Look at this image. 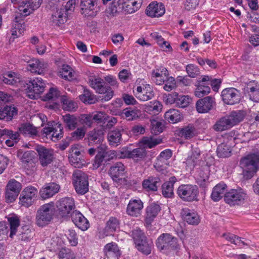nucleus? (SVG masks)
<instances>
[{"label": "nucleus", "mask_w": 259, "mask_h": 259, "mask_svg": "<svg viewBox=\"0 0 259 259\" xmlns=\"http://www.w3.org/2000/svg\"><path fill=\"white\" fill-rule=\"evenodd\" d=\"M243 118V113L240 111H233L219 120L214 125L213 128L218 132L228 130L241 122Z\"/></svg>", "instance_id": "obj_3"}, {"label": "nucleus", "mask_w": 259, "mask_h": 259, "mask_svg": "<svg viewBox=\"0 0 259 259\" xmlns=\"http://www.w3.org/2000/svg\"><path fill=\"white\" fill-rule=\"evenodd\" d=\"M191 101V99L189 96H181L178 94L176 104L181 108H184L188 106Z\"/></svg>", "instance_id": "obj_64"}, {"label": "nucleus", "mask_w": 259, "mask_h": 259, "mask_svg": "<svg viewBox=\"0 0 259 259\" xmlns=\"http://www.w3.org/2000/svg\"><path fill=\"white\" fill-rule=\"evenodd\" d=\"M230 147V146L227 145L225 143L220 144L217 150L218 156L220 157L230 156L231 153Z\"/></svg>", "instance_id": "obj_55"}, {"label": "nucleus", "mask_w": 259, "mask_h": 259, "mask_svg": "<svg viewBox=\"0 0 259 259\" xmlns=\"http://www.w3.org/2000/svg\"><path fill=\"white\" fill-rule=\"evenodd\" d=\"M42 2V0H30L28 3L23 1L18 7L20 14L23 16H28L40 7Z\"/></svg>", "instance_id": "obj_19"}, {"label": "nucleus", "mask_w": 259, "mask_h": 259, "mask_svg": "<svg viewBox=\"0 0 259 259\" xmlns=\"http://www.w3.org/2000/svg\"><path fill=\"white\" fill-rule=\"evenodd\" d=\"M90 86L96 93L105 95L103 99L105 101L110 100L113 96L114 92L111 88L106 85L103 79L99 76H91L89 79Z\"/></svg>", "instance_id": "obj_9"}, {"label": "nucleus", "mask_w": 259, "mask_h": 259, "mask_svg": "<svg viewBox=\"0 0 259 259\" xmlns=\"http://www.w3.org/2000/svg\"><path fill=\"white\" fill-rule=\"evenodd\" d=\"M20 132L26 137H33L38 134L37 128L30 123L22 124L19 127Z\"/></svg>", "instance_id": "obj_44"}, {"label": "nucleus", "mask_w": 259, "mask_h": 259, "mask_svg": "<svg viewBox=\"0 0 259 259\" xmlns=\"http://www.w3.org/2000/svg\"><path fill=\"white\" fill-rule=\"evenodd\" d=\"M104 252L108 257H109L108 256L118 257L121 255V252L117 244L114 242L107 244L104 246Z\"/></svg>", "instance_id": "obj_45"}, {"label": "nucleus", "mask_w": 259, "mask_h": 259, "mask_svg": "<svg viewBox=\"0 0 259 259\" xmlns=\"http://www.w3.org/2000/svg\"><path fill=\"white\" fill-rule=\"evenodd\" d=\"M159 181L160 179L158 177H150L143 181V188L148 192L156 191L158 189L157 184L159 183Z\"/></svg>", "instance_id": "obj_39"}, {"label": "nucleus", "mask_w": 259, "mask_h": 259, "mask_svg": "<svg viewBox=\"0 0 259 259\" xmlns=\"http://www.w3.org/2000/svg\"><path fill=\"white\" fill-rule=\"evenodd\" d=\"M210 89L207 85L200 84L196 89L195 95L198 98L202 97L210 93Z\"/></svg>", "instance_id": "obj_61"}, {"label": "nucleus", "mask_w": 259, "mask_h": 259, "mask_svg": "<svg viewBox=\"0 0 259 259\" xmlns=\"http://www.w3.org/2000/svg\"><path fill=\"white\" fill-rule=\"evenodd\" d=\"M121 115L127 120H133L138 117L139 110L136 109L126 108L122 111Z\"/></svg>", "instance_id": "obj_53"}, {"label": "nucleus", "mask_w": 259, "mask_h": 259, "mask_svg": "<svg viewBox=\"0 0 259 259\" xmlns=\"http://www.w3.org/2000/svg\"><path fill=\"white\" fill-rule=\"evenodd\" d=\"M108 140L112 146H117L121 141V134L119 130L116 129L109 133Z\"/></svg>", "instance_id": "obj_49"}, {"label": "nucleus", "mask_w": 259, "mask_h": 259, "mask_svg": "<svg viewBox=\"0 0 259 259\" xmlns=\"http://www.w3.org/2000/svg\"><path fill=\"white\" fill-rule=\"evenodd\" d=\"M98 0H81V13L85 16H94Z\"/></svg>", "instance_id": "obj_26"}, {"label": "nucleus", "mask_w": 259, "mask_h": 259, "mask_svg": "<svg viewBox=\"0 0 259 259\" xmlns=\"http://www.w3.org/2000/svg\"><path fill=\"white\" fill-rule=\"evenodd\" d=\"M199 160H202L200 149L198 148H192L191 151L189 153L187 161L188 162H195Z\"/></svg>", "instance_id": "obj_59"}, {"label": "nucleus", "mask_w": 259, "mask_h": 259, "mask_svg": "<svg viewBox=\"0 0 259 259\" xmlns=\"http://www.w3.org/2000/svg\"><path fill=\"white\" fill-rule=\"evenodd\" d=\"M136 97L140 101H147L151 99L154 96L152 87L148 84L144 85L143 87L138 86L133 90Z\"/></svg>", "instance_id": "obj_16"}, {"label": "nucleus", "mask_w": 259, "mask_h": 259, "mask_svg": "<svg viewBox=\"0 0 259 259\" xmlns=\"http://www.w3.org/2000/svg\"><path fill=\"white\" fill-rule=\"evenodd\" d=\"M2 79L6 84L17 85L21 81V77L19 74L14 72H7L4 74Z\"/></svg>", "instance_id": "obj_42"}, {"label": "nucleus", "mask_w": 259, "mask_h": 259, "mask_svg": "<svg viewBox=\"0 0 259 259\" xmlns=\"http://www.w3.org/2000/svg\"><path fill=\"white\" fill-rule=\"evenodd\" d=\"M104 130L103 128L101 129H95L89 133V139L94 142L96 141L97 144L102 143L104 140Z\"/></svg>", "instance_id": "obj_51"}, {"label": "nucleus", "mask_w": 259, "mask_h": 259, "mask_svg": "<svg viewBox=\"0 0 259 259\" xmlns=\"http://www.w3.org/2000/svg\"><path fill=\"white\" fill-rule=\"evenodd\" d=\"M164 117L169 122L175 123L180 121L183 116L178 110L171 109L165 113Z\"/></svg>", "instance_id": "obj_46"}, {"label": "nucleus", "mask_w": 259, "mask_h": 259, "mask_svg": "<svg viewBox=\"0 0 259 259\" xmlns=\"http://www.w3.org/2000/svg\"><path fill=\"white\" fill-rule=\"evenodd\" d=\"M60 189V185L56 183H47L40 189L39 195L42 200H45L53 197Z\"/></svg>", "instance_id": "obj_17"}, {"label": "nucleus", "mask_w": 259, "mask_h": 259, "mask_svg": "<svg viewBox=\"0 0 259 259\" xmlns=\"http://www.w3.org/2000/svg\"><path fill=\"white\" fill-rule=\"evenodd\" d=\"M160 210V206L156 203H150L146 207L144 220L146 227L151 226L152 222L157 217Z\"/></svg>", "instance_id": "obj_15"}, {"label": "nucleus", "mask_w": 259, "mask_h": 259, "mask_svg": "<svg viewBox=\"0 0 259 259\" xmlns=\"http://www.w3.org/2000/svg\"><path fill=\"white\" fill-rule=\"evenodd\" d=\"M72 184L76 192L84 195L89 191V178L87 174L80 170H75L72 174Z\"/></svg>", "instance_id": "obj_8"}, {"label": "nucleus", "mask_w": 259, "mask_h": 259, "mask_svg": "<svg viewBox=\"0 0 259 259\" xmlns=\"http://www.w3.org/2000/svg\"><path fill=\"white\" fill-rule=\"evenodd\" d=\"M246 194L241 188L231 189L224 194L225 202L231 206L238 205L245 199Z\"/></svg>", "instance_id": "obj_11"}, {"label": "nucleus", "mask_w": 259, "mask_h": 259, "mask_svg": "<svg viewBox=\"0 0 259 259\" xmlns=\"http://www.w3.org/2000/svg\"><path fill=\"white\" fill-rule=\"evenodd\" d=\"M177 134L186 139H191L195 135V128L192 126L188 125L177 131Z\"/></svg>", "instance_id": "obj_50"}, {"label": "nucleus", "mask_w": 259, "mask_h": 259, "mask_svg": "<svg viewBox=\"0 0 259 259\" xmlns=\"http://www.w3.org/2000/svg\"><path fill=\"white\" fill-rule=\"evenodd\" d=\"M163 89L165 91L169 92L177 87V79L172 76H167L165 80Z\"/></svg>", "instance_id": "obj_60"}, {"label": "nucleus", "mask_w": 259, "mask_h": 259, "mask_svg": "<svg viewBox=\"0 0 259 259\" xmlns=\"http://www.w3.org/2000/svg\"><path fill=\"white\" fill-rule=\"evenodd\" d=\"M144 109L149 114H157L161 111L162 105L159 101L154 100L145 105Z\"/></svg>", "instance_id": "obj_41"}, {"label": "nucleus", "mask_w": 259, "mask_h": 259, "mask_svg": "<svg viewBox=\"0 0 259 259\" xmlns=\"http://www.w3.org/2000/svg\"><path fill=\"white\" fill-rule=\"evenodd\" d=\"M79 98L83 103L87 104H94L97 101L96 96L88 90H84L83 93L79 95Z\"/></svg>", "instance_id": "obj_52"}, {"label": "nucleus", "mask_w": 259, "mask_h": 259, "mask_svg": "<svg viewBox=\"0 0 259 259\" xmlns=\"http://www.w3.org/2000/svg\"><path fill=\"white\" fill-rule=\"evenodd\" d=\"M120 221L116 217H111L106 223L105 233L112 235L120 228Z\"/></svg>", "instance_id": "obj_35"}, {"label": "nucleus", "mask_w": 259, "mask_h": 259, "mask_svg": "<svg viewBox=\"0 0 259 259\" xmlns=\"http://www.w3.org/2000/svg\"><path fill=\"white\" fill-rule=\"evenodd\" d=\"M58 216L64 220H68L75 211V201L72 197H64L58 200L55 204Z\"/></svg>", "instance_id": "obj_7"}, {"label": "nucleus", "mask_w": 259, "mask_h": 259, "mask_svg": "<svg viewBox=\"0 0 259 259\" xmlns=\"http://www.w3.org/2000/svg\"><path fill=\"white\" fill-rule=\"evenodd\" d=\"M181 214L184 220L189 224L197 225L200 222L198 214L188 208H183Z\"/></svg>", "instance_id": "obj_32"}, {"label": "nucleus", "mask_w": 259, "mask_h": 259, "mask_svg": "<svg viewBox=\"0 0 259 259\" xmlns=\"http://www.w3.org/2000/svg\"><path fill=\"white\" fill-rule=\"evenodd\" d=\"M246 91L252 101H259V82L252 80L246 85Z\"/></svg>", "instance_id": "obj_30"}, {"label": "nucleus", "mask_w": 259, "mask_h": 259, "mask_svg": "<svg viewBox=\"0 0 259 259\" xmlns=\"http://www.w3.org/2000/svg\"><path fill=\"white\" fill-rule=\"evenodd\" d=\"M163 126L161 120L158 119L151 120V131L152 133L157 135L163 131Z\"/></svg>", "instance_id": "obj_56"}, {"label": "nucleus", "mask_w": 259, "mask_h": 259, "mask_svg": "<svg viewBox=\"0 0 259 259\" xmlns=\"http://www.w3.org/2000/svg\"><path fill=\"white\" fill-rule=\"evenodd\" d=\"M10 226V233L9 237L13 238L18 231V228L20 225V217L16 214L12 213L7 217Z\"/></svg>", "instance_id": "obj_31"}, {"label": "nucleus", "mask_w": 259, "mask_h": 259, "mask_svg": "<svg viewBox=\"0 0 259 259\" xmlns=\"http://www.w3.org/2000/svg\"><path fill=\"white\" fill-rule=\"evenodd\" d=\"M67 10L64 7L57 8L52 14L51 22L54 25L60 26L67 20Z\"/></svg>", "instance_id": "obj_28"}, {"label": "nucleus", "mask_w": 259, "mask_h": 259, "mask_svg": "<svg viewBox=\"0 0 259 259\" xmlns=\"http://www.w3.org/2000/svg\"><path fill=\"white\" fill-rule=\"evenodd\" d=\"M37 190L34 187L25 188L20 196V202L22 206L28 207L32 204L36 197Z\"/></svg>", "instance_id": "obj_13"}, {"label": "nucleus", "mask_w": 259, "mask_h": 259, "mask_svg": "<svg viewBox=\"0 0 259 259\" xmlns=\"http://www.w3.org/2000/svg\"><path fill=\"white\" fill-rule=\"evenodd\" d=\"M21 188V184L15 179L10 180L7 185V189H8V190L17 193H19Z\"/></svg>", "instance_id": "obj_62"}, {"label": "nucleus", "mask_w": 259, "mask_h": 259, "mask_svg": "<svg viewBox=\"0 0 259 259\" xmlns=\"http://www.w3.org/2000/svg\"><path fill=\"white\" fill-rule=\"evenodd\" d=\"M36 153L33 151H28L25 152L19 151L17 156L20 158L22 162H30L33 160L35 157Z\"/></svg>", "instance_id": "obj_57"}, {"label": "nucleus", "mask_w": 259, "mask_h": 259, "mask_svg": "<svg viewBox=\"0 0 259 259\" xmlns=\"http://www.w3.org/2000/svg\"><path fill=\"white\" fill-rule=\"evenodd\" d=\"M93 121V115L91 114H83L80 115L78 118L79 121L82 124L88 127H91Z\"/></svg>", "instance_id": "obj_63"}, {"label": "nucleus", "mask_w": 259, "mask_h": 259, "mask_svg": "<svg viewBox=\"0 0 259 259\" xmlns=\"http://www.w3.org/2000/svg\"><path fill=\"white\" fill-rule=\"evenodd\" d=\"M142 1L136 0H119L118 4L121 6L122 11L127 14H133L140 9Z\"/></svg>", "instance_id": "obj_23"}, {"label": "nucleus", "mask_w": 259, "mask_h": 259, "mask_svg": "<svg viewBox=\"0 0 259 259\" xmlns=\"http://www.w3.org/2000/svg\"><path fill=\"white\" fill-rule=\"evenodd\" d=\"M39 158L42 160L51 161L54 158V150L48 149L42 146H37L35 148Z\"/></svg>", "instance_id": "obj_37"}, {"label": "nucleus", "mask_w": 259, "mask_h": 259, "mask_svg": "<svg viewBox=\"0 0 259 259\" xmlns=\"http://www.w3.org/2000/svg\"><path fill=\"white\" fill-rule=\"evenodd\" d=\"M17 114V110L16 108L7 106L2 110H0V119L9 121Z\"/></svg>", "instance_id": "obj_48"}, {"label": "nucleus", "mask_w": 259, "mask_h": 259, "mask_svg": "<svg viewBox=\"0 0 259 259\" xmlns=\"http://www.w3.org/2000/svg\"><path fill=\"white\" fill-rule=\"evenodd\" d=\"M242 169L243 178L245 180L251 179L259 169V163H239Z\"/></svg>", "instance_id": "obj_22"}, {"label": "nucleus", "mask_w": 259, "mask_h": 259, "mask_svg": "<svg viewBox=\"0 0 259 259\" xmlns=\"http://www.w3.org/2000/svg\"><path fill=\"white\" fill-rule=\"evenodd\" d=\"M165 9L164 5L157 2H151L146 9V14L150 17H159L164 15Z\"/></svg>", "instance_id": "obj_20"}, {"label": "nucleus", "mask_w": 259, "mask_h": 259, "mask_svg": "<svg viewBox=\"0 0 259 259\" xmlns=\"http://www.w3.org/2000/svg\"><path fill=\"white\" fill-rule=\"evenodd\" d=\"M70 218L75 225L80 230L85 231L89 228V221L79 211H73Z\"/></svg>", "instance_id": "obj_24"}, {"label": "nucleus", "mask_w": 259, "mask_h": 259, "mask_svg": "<svg viewBox=\"0 0 259 259\" xmlns=\"http://www.w3.org/2000/svg\"><path fill=\"white\" fill-rule=\"evenodd\" d=\"M131 233L137 250L144 255L150 254L153 247L152 240L148 238L143 231L139 227L132 230Z\"/></svg>", "instance_id": "obj_2"}, {"label": "nucleus", "mask_w": 259, "mask_h": 259, "mask_svg": "<svg viewBox=\"0 0 259 259\" xmlns=\"http://www.w3.org/2000/svg\"><path fill=\"white\" fill-rule=\"evenodd\" d=\"M222 99L227 104L233 105L240 101L239 91L235 88L224 89L222 92Z\"/></svg>", "instance_id": "obj_18"}, {"label": "nucleus", "mask_w": 259, "mask_h": 259, "mask_svg": "<svg viewBox=\"0 0 259 259\" xmlns=\"http://www.w3.org/2000/svg\"><path fill=\"white\" fill-rule=\"evenodd\" d=\"M227 188V186L224 182L218 184L212 189L211 194V199L215 202L221 200L223 196L224 197Z\"/></svg>", "instance_id": "obj_33"}, {"label": "nucleus", "mask_w": 259, "mask_h": 259, "mask_svg": "<svg viewBox=\"0 0 259 259\" xmlns=\"http://www.w3.org/2000/svg\"><path fill=\"white\" fill-rule=\"evenodd\" d=\"M58 256L60 259H75L74 252L70 249L62 248L58 253Z\"/></svg>", "instance_id": "obj_58"}, {"label": "nucleus", "mask_w": 259, "mask_h": 259, "mask_svg": "<svg viewBox=\"0 0 259 259\" xmlns=\"http://www.w3.org/2000/svg\"><path fill=\"white\" fill-rule=\"evenodd\" d=\"M48 63L43 60L38 59H32L28 62L27 69L31 73L41 74L47 70Z\"/></svg>", "instance_id": "obj_21"}, {"label": "nucleus", "mask_w": 259, "mask_h": 259, "mask_svg": "<svg viewBox=\"0 0 259 259\" xmlns=\"http://www.w3.org/2000/svg\"><path fill=\"white\" fill-rule=\"evenodd\" d=\"M62 107L64 110L68 111H74L77 108V103L66 96H62L61 97Z\"/></svg>", "instance_id": "obj_47"}, {"label": "nucleus", "mask_w": 259, "mask_h": 259, "mask_svg": "<svg viewBox=\"0 0 259 259\" xmlns=\"http://www.w3.org/2000/svg\"><path fill=\"white\" fill-rule=\"evenodd\" d=\"M177 179L175 176L171 177L169 181L164 182L161 186L162 194L165 198H171L174 195V185Z\"/></svg>", "instance_id": "obj_34"}, {"label": "nucleus", "mask_w": 259, "mask_h": 259, "mask_svg": "<svg viewBox=\"0 0 259 259\" xmlns=\"http://www.w3.org/2000/svg\"><path fill=\"white\" fill-rule=\"evenodd\" d=\"M25 30V24L23 20L16 17L12 23L10 33V40L13 41L20 37Z\"/></svg>", "instance_id": "obj_25"}, {"label": "nucleus", "mask_w": 259, "mask_h": 259, "mask_svg": "<svg viewBox=\"0 0 259 259\" xmlns=\"http://www.w3.org/2000/svg\"><path fill=\"white\" fill-rule=\"evenodd\" d=\"M58 75L67 80H72L75 78V72L69 65L64 64L58 71Z\"/></svg>", "instance_id": "obj_38"}, {"label": "nucleus", "mask_w": 259, "mask_h": 259, "mask_svg": "<svg viewBox=\"0 0 259 259\" xmlns=\"http://www.w3.org/2000/svg\"><path fill=\"white\" fill-rule=\"evenodd\" d=\"M46 88V83L40 77H35L29 81L25 89L26 95L31 99L37 98Z\"/></svg>", "instance_id": "obj_10"}, {"label": "nucleus", "mask_w": 259, "mask_h": 259, "mask_svg": "<svg viewBox=\"0 0 259 259\" xmlns=\"http://www.w3.org/2000/svg\"><path fill=\"white\" fill-rule=\"evenodd\" d=\"M214 105V99L210 96H207L199 100L196 104V107L199 113H203L208 112Z\"/></svg>", "instance_id": "obj_27"}, {"label": "nucleus", "mask_w": 259, "mask_h": 259, "mask_svg": "<svg viewBox=\"0 0 259 259\" xmlns=\"http://www.w3.org/2000/svg\"><path fill=\"white\" fill-rule=\"evenodd\" d=\"M144 203L139 197L131 198L127 205L126 212L132 217L138 218L142 214Z\"/></svg>", "instance_id": "obj_12"}, {"label": "nucleus", "mask_w": 259, "mask_h": 259, "mask_svg": "<svg viewBox=\"0 0 259 259\" xmlns=\"http://www.w3.org/2000/svg\"><path fill=\"white\" fill-rule=\"evenodd\" d=\"M62 126L59 123H54L51 126L48 124L43 128V134L53 141H58L63 135Z\"/></svg>", "instance_id": "obj_14"}, {"label": "nucleus", "mask_w": 259, "mask_h": 259, "mask_svg": "<svg viewBox=\"0 0 259 259\" xmlns=\"http://www.w3.org/2000/svg\"><path fill=\"white\" fill-rule=\"evenodd\" d=\"M33 232L29 229L27 226H23L22 227V231L19 235V239L21 241L28 242L32 239Z\"/></svg>", "instance_id": "obj_54"}, {"label": "nucleus", "mask_w": 259, "mask_h": 259, "mask_svg": "<svg viewBox=\"0 0 259 259\" xmlns=\"http://www.w3.org/2000/svg\"><path fill=\"white\" fill-rule=\"evenodd\" d=\"M157 249L163 252H169L180 248L178 239L169 233H162L155 242Z\"/></svg>", "instance_id": "obj_5"}, {"label": "nucleus", "mask_w": 259, "mask_h": 259, "mask_svg": "<svg viewBox=\"0 0 259 259\" xmlns=\"http://www.w3.org/2000/svg\"><path fill=\"white\" fill-rule=\"evenodd\" d=\"M162 142L161 139H157V138H154L152 137H144L143 138L141 141L140 142V147H143V148H141V149H143L144 151H145V149L144 148H152L156 145L160 144ZM145 154H146V152H145ZM145 155H144V156ZM142 157H139L138 158H142Z\"/></svg>", "instance_id": "obj_43"}, {"label": "nucleus", "mask_w": 259, "mask_h": 259, "mask_svg": "<svg viewBox=\"0 0 259 259\" xmlns=\"http://www.w3.org/2000/svg\"><path fill=\"white\" fill-rule=\"evenodd\" d=\"M55 213V203L51 201L39 207L35 217L36 224L39 227L48 225L53 219Z\"/></svg>", "instance_id": "obj_4"}, {"label": "nucleus", "mask_w": 259, "mask_h": 259, "mask_svg": "<svg viewBox=\"0 0 259 259\" xmlns=\"http://www.w3.org/2000/svg\"><path fill=\"white\" fill-rule=\"evenodd\" d=\"M168 75L167 70L162 67L157 68L152 72L151 78L156 84L161 85L164 83L165 80Z\"/></svg>", "instance_id": "obj_29"}, {"label": "nucleus", "mask_w": 259, "mask_h": 259, "mask_svg": "<svg viewBox=\"0 0 259 259\" xmlns=\"http://www.w3.org/2000/svg\"><path fill=\"white\" fill-rule=\"evenodd\" d=\"M107 150L108 146L106 145L101 144L98 147L95 162H103V160L107 161L125 158L134 159L145 155L144 150L141 148H137L133 151L124 149L119 152L113 150Z\"/></svg>", "instance_id": "obj_1"}, {"label": "nucleus", "mask_w": 259, "mask_h": 259, "mask_svg": "<svg viewBox=\"0 0 259 259\" xmlns=\"http://www.w3.org/2000/svg\"><path fill=\"white\" fill-rule=\"evenodd\" d=\"M125 169V166L123 163H116L115 165L110 167L109 170V175L113 181L115 182L120 178V176L124 174Z\"/></svg>", "instance_id": "obj_36"}, {"label": "nucleus", "mask_w": 259, "mask_h": 259, "mask_svg": "<svg viewBox=\"0 0 259 259\" xmlns=\"http://www.w3.org/2000/svg\"><path fill=\"white\" fill-rule=\"evenodd\" d=\"M62 119L65 127L69 130H74L77 126L78 118L74 115L66 114Z\"/></svg>", "instance_id": "obj_40"}, {"label": "nucleus", "mask_w": 259, "mask_h": 259, "mask_svg": "<svg viewBox=\"0 0 259 259\" xmlns=\"http://www.w3.org/2000/svg\"><path fill=\"white\" fill-rule=\"evenodd\" d=\"M177 193L184 201L191 202L199 200V190L196 185L182 184L178 188Z\"/></svg>", "instance_id": "obj_6"}]
</instances>
